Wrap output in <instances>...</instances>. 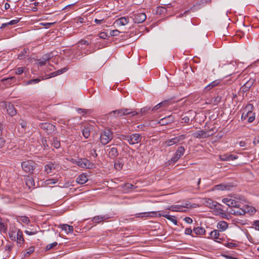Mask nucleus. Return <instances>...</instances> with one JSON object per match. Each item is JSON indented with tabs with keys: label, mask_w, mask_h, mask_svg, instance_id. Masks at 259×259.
<instances>
[{
	"label": "nucleus",
	"mask_w": 259,
	"mask_h": 259,
	"mask_svg": "<svg viewBox=\"0 0 259 259\" xmlns=\"http://www.w3.org/2000/svg\"><path fill=\"white\" fill-rule=\"evenodd\" d=\"M113 134L109 129H104L102 131L100 134V142L103 145H105L112 140Z\"/></svg>",
	"instance_id": "obj_1"
},
{
	"label": "nucleus",
	"mask_w": 259,
	"mask_h": 259,
	"mask_svg": "<svg viewBox=\"0 0 259 259\" xmlns=\"http://www.w3.org/2000/svg\"><path fill=\"white\" fill-rule=\"evenodd\" d=\"M72 161L73 163L83 168H93L95 167V164L86 158L72 159Z\"/></svg>",
	"instance_id": "obj_2"
},
{
	"label": "nucleus",
	"mask_w": 259,
	"mask_h": 259,
	"mask_svg": "<svg viewBox=\"0 0 259 259\" xmlns=\"http://www.w3.org/2000/svg\"><path fill=\"white\" fill-rule=\"evenodd\" d=\"M134 22L135 23H142L146 19V15L145 13L140 12L138 11L133 12L130 15Z\"/></svg>",
	"instance_id": "obj_3"
},
{
	"label": "nucleus",
	"mask_w": 259,
	"mask_h": 259,
	"mask_svg": "<svg viewBox=\"0 0 259 259\" xmlns=\"http://www.w3.org/2000/svg\"><path fill=\"white\" fill-rule=\"evenodd\" d=\"M35 163L32 160H26L22 162L21 167L26 173L32 174L35 168Z\"/></svg>",
	"instance_id": "obj_4"
},
{
	"label": "nucleus",
	"mask_w": 259,
	"mask_h": 259,
	"mask_svg": "<svg viewBox=\"0 0 259 259\" xmlns=\"http://www.w3.org/2000/svg\"><path fill=\"white\" fill-rule=\"evenodd\" d=\"M106 151L108 152V156L111 159H115L118 155L117 148L114 145L106 146Z\"/></svg>",
	"instance_id": "obj_5"
},
{
	"label": "nucleus",
	"mask_w": 259,
	"mask_h": 259,
	"mask_svg": "<svg viewBox=\"0 0 259 259\" xmlns=\"http://www.w3.org/2000/svg\"><path fill=\"white\" fill-rule=\"evenodd\" d=\"M185 149L184 147L180 146L178 148L174 155L171 157L170 160L168 161L170 163L171 162H177L181 157L184 154Z\"/></svg>",
	"instance_id": "obj_6"
},
{
	"label": "nucleus",
	"mask_w": 259,
	"mask_h": 259,
	"mask_svg": "<svg viewBox=\"0 0 259 259\" xmlns=\"http://www.w3.org/2000/svg\"><path fill=\"white\" fill-rule=\"evenodd\" d=\"M223 74L226 76L231 75L234 73L235 66L234 64L230 63L222 67Z\"/></svg>",
	"instance_id": "obj_7"
},
{
	"label": "nucleus",
	"mask_w": 259,
	"mask_h": 259,
	"mask_svg": "<svg viewBox=\"0 0 259 259\" xmlns=\"http://www.w3.org/2000/svg\"><path fill=\"white\" fill-rule=\"evenodd\" d=\"M39 126L40 128L45 131L48 134L52 133L56 129L55 126L50 123H41Z\"/></svg>",
	"instance_id": "obj_8"
},
{
	"label": "nucleus",
	"mask_w": 259,
	"mask_h": 259,
	"mask_svg": "<svg viewBox=\"0 0 259 259\" xmlns=\"http://www.w3.org/2000/svg\"><path fill=\"white\" fill-rule=\"evenodd\" d=\"M209 131H198L193 134V136L196 138L204 139L208 138L213 135L212 133H210Z\"/></svg>",
	"instance_id": "obj_9"
},
{
	"label": "nucleus",
	"mask_w": 259,
	"mask_h": 259,
	"mask_svg": "<svg viewBox=\"0 0 259 259\" xmlns=\"http://www.w3.org/2000/svg\"><path fill=\"white\" fill-rule=\"evenodd\" d=\"M152 213L153 214H155V216H158V217H163L165 218H166L167 220L171 221L172 223H173L175 225L177 224V221L175 218V217L168 215L167 214H164V212L161 213L159 211H152Z\"/></svg>",
	"instance_id": "obj_10"
},
{
	"label": "nucleus",
	"mask_w": 259,
	"mask_h": 259,
	"mask_svg": "<svg viewBox=\"0 0 259 259\" xmlns=\"http://www.w3.org/2000/svg\"><path fill=\"white\" fill-rule=\"evenodd\" d=\"M185 139V136L184 135H182L180 136L172 138L170 140H167L165 141V143L168 146H172L174 144L178 143L180 141L184 140Z\"/></svg>",
	"instance_id": "obj_11"
},
{
	"label": "nucleus",
	"mask_w": 259,
	"mask_h": 259,
	"mask_svg": "<svg viewBox=\"0 0 259 259\" xmlns=\"http://www.w3.org/2000/svg\"><path fill=\"white\" fill-rule=\"evenodd\" d=\"M142 136L139 134H133L130 136L129 144L133 145L138 143L141 142L142 140Z\"/></svg>",
	"instance_id": "obj_12"
},
{
	"label": "nucleus",
	"mask_w": 259,
	"mask_h": 259,
	"mask_svg": "<svg viewBox=\"0 0 259 259\" xmlns=\"http://www.w3.org/2000/svg\"><path fill=\"white\" fill-rule=\"evenodd\" d=\"M110 218V217L108 215H100L94 217L92 220V222L93 224H99L102 222L106 221Z\"/></svg>",
	"instance_id": "obj_13"
},
{
	"label": "nucleus",
	"mask_w": 259,
	"mask_h": 259,
	"mask_svg": "<svg viewBox=\"0 0 259 259\" xmlns=\"http://www.w3.org/2000/svg\"><path fill=\"white\" fill-rule=\"evenodd\" d=\"M253 109L252 104H248L244 109L241 118L243 120L247 119L249 116V113Z\"/></svg>",
	"instance_id": "obj_14"
},
{
	"label": "nucleus",
	"mask_w": 259,
	"mask_h": 259,
	"mask_svg": "<svg viewBox=\"0 0 259 259\" xmlns=\"http://www.w3.org/2000/svg\"><path fill=\"white\" fill-rule=\"evenodd\" d=\"M6 108L7 109V113L9 115L13 116L16 114L17 111L14 105L12 103H9L8 104H6Z\"/></svg>",
	"instance_id": "obj_15"
},
{
	"label": "nucleus",
	"mask_w": 259,
	"mask_h": 259,
	"mask_svg": "<svg viewBox=\"0 0 259 259\" xmlns=\"http://www.w3.org/2000/svg\"><path fill=\"white\" fill-rule=\"evenodd\" d=\"M129 22L128 17H122L116 20L114 22L117 26H124L127 24Z\"/></svg>",
	"instance_id": "obj_16"
},
{
	"label": "nucleus",
	"mask_w": 259,
	"mask_h": 259,
	"mask_svg": "<svg viewBox=\"0 0 259 259\" xmlns=\"http://www.w3.org/2000/svg\"><path fill=\"white\" fill-rule=\"evenodd\" d=\"M191 207L189 203H185V205H175V211L185 212L186 208H189Z\"/></svg>",
	"instance_id": "obj_17"
},
{
	"label": "nucleus",
	"mask_w": 259,
	"mask_h": 259,
	"mask_svg": "<svg viewBox=\"0 0 259 259\" xmlns=\"http://www.w3.org/2000/svg\"><path fill=\"white\" fill-rule=\"evenodd\" d=\"M219 157L222 161H231L238 158V156L237 155L227 154L220 155Z\"/></svg>",
	"instance_id": "obj_18"
},
{
	"label": "nucleus",
	"mask_w": 259,
	"mask_h": 259,
	"mask_svg": "<svg viewBox=\"0 0 259 259\" xmlns=\"http://www.w3.org/2000/svg\"><path fill=\"white\" fill-rule=\"evenodd\" d=\"M51 58L52 56L50 54H47L43 55L41 58L37 60L38 65L40 66L45 65L46 62L49 61Z\"/></svg>",
	"instance_id": "obj_19"
},
{
	"label": "nucleus",
	"mask_w": 259,
	"mask_h": 259,
	"mask_svg": "<svg viewBox=\"0 0 259 259\" xmlns=\"http://www.w3.org/2000/svg\"><path fill=\"white\" fill-rule=\"evenodd\" d=\"M230 213L235 215H244V211L243 210V208H240V207L239 208H231L230 210Z\"/></svg>",
	"instance_id": "obj_20"
},
{
	"label": "nucleus",
	"mask_w": 259,
	"mask_h": 259,
	"mask_svg": "<svg viewBox=\"0 0 259 259\" xmlns=\"http://www.w3.org/2000/svg\"><path fill=\"white\" fill-rule=\"evenodd\" d=\"M88 180L87 175L85 174L80 175L76 179V182L79 184H84Z\"/></svg>",
	"instance_id": "obj_21"
},
{
	"label": "nucleus",
	"mask_w": 259,
	"mask_h": 259,
	"mask_svg": "<svg viewBox=\"0 0 259 259\" xmlns=\"http://www.w3.org/2000/svg\"><path fill=\"white\" fill-rule=\"evenodd\" d=\"M220 83V81L218 80H214L211 83H210L208 85L205 87L204 89V91L205 92H208L211 89L217 86Z\"/></svg>",
	"instance_id": "obj_22"
},
{
	"label": "nucleus",
	"mask_w": 259,
	"mask_h": 259,
	"mask_svg": "<svg viewBox=\"0 0 259 259\" xmlns=\"http://www.w3.org/2000/svg\"><path fill=\"white\" fill-rule=\"evenodd\" d=\"M60 228L65 231V232L67 234L72 233L73 230V227L68 224L60 225Z\"/></svg>",
	"instance_id": "obj_23"
},
{
	"label": "nucleus",
	"mask_w": 259,
	"mask_h": 259,
	"mask_svg": "<svg viewBox=\"0 0 259 259\" xmlns=\"http://www.w3.org/2000/svg\"><path fill=\"white\" fill-rule=\"evenodd\" d=\"M228 223L225 221H220L217 224V228L220 231H224L228 228Z\"/></svg>",
	"instance_id": "obj_24"
},
{
	"label": "nucleus",
	"mask_w": 259,
	"mask_h": 259,
	"mask_svg": "<svg viewBox=\"0 0 259 259\" xmlns=\"http://www.w3.org/2000/svg\"><path fill=\"white\" fill-rule=\"evenodd\" d=\"M174 121V118L173 117L170 116H168L166 117L162 118L160 119L159 123L162 125H165L169 123H170Z\"/></svg>",
	"instance_id": "obj_25"
},
{
	"label": "nucleus",
	"mask_w": 259,
	"mask_h": 259,
	"mask_svg": "<svg viewBox=\"0 0 259 259\" xmlns=\"http://www.w3.org/2000/svg\"><path fill=\"white\" fill-rule=\"evenodd\" d=\"M210 235L211 238L217 242H220L218 239L219 238L220 233L218 230H214L210 233Z\"/></svg>",
	"instance_id": "obj_26"
},
{
	"label": "nucleus",
	"mask_w": 259,
	"mask_h": 259,
	"mask_svg": "<svg viewBox=\"0 0 259 259\" xmlns=\"http://www.w3.org/2000/svg\"><path fill=\"white\" fill-rule=\"evenodd\" d=\"M155 216V214H153L152 212H142L136 214V218H149Z\"/></svg>",
	"instance_id": "obj_27"
},
{
	"label": "nucleus",
	"mask_w": 259,
	"mask_h": 259,
	"mask_svg": "<svg viewBox=\"0 0 259 259\" xmlns=\"http://www.w3.org/2000/svg\"><path fill=\"white\" fill-rule=\"evenodd\" d=\"M231 208H239L240 206V204L236 201L230 199L229 201L228 202V204L227 205Z\"/></svg>",
	"instance_id": "obj_28"
},
{
	"label": "nucleus",
	"mask_w": 259,
	"mask_h": 259,
	"mask_svg": "<svg viewBox=\"0 0 259 259\" xmlns=\"http://www.w3.org/2000/svg\"><path fill=\"white\" fill-rule=\"evenodd\" d=\"M29 50L28 49H24L23 51L18 55V59L19 60H22L29 54Z\"/></svg>",
	"instance_id": "obj_29"
},
{
	"label": "nucleus",
	"mask_w": 259,
	"mask_h": 259,
	"mask_svg": "<svg viewBox=\"0 0 259 259\" xmlns=\"http://www.w3.org/2000/svg\"><path fill=\"white\" fill-rule=\"evenodd\" d=\"M16 236H17V243H19V244L22 243L24 242V239L23 237L22 232L20 230H18Z\"/></svg>",
	"instance_id": "obj_30"
},
{
	"label": "nucleus",
	"mask_w": 259,
	"mask_h": 259,
	"mask_svg": "<svg viewBox=\"0 0 259 259\" xmlns=\"http://www.w3.org/2000/svg\"><path fill=\"white\" fill-rule=\"evenodd\" d=\"M243 210L244 211V214L246 212L249 213L250 214H253L255 212L256 209L254 207L252 206H249L248 205L245 206L243 208Z\"/></svg>",
	"instance_id": "obj_31"
},
{
	"label": "nucleus",
	"mask_w": 259,
	"mask_h": 259,
	"mask_svg": "<svg viewBox=\"0 0 259 259\" xmlns=\"http://www.w3.org/2000/svg\"><path fill=\"white\" fill-rule=\"evenodd\" d=\"M2 81L6 83L11 84L12 83H16L17 82V79L15 77L12 76L11 77L3 78Z\"/></svg>",
	"instance_id": "obj_32"
},
{
	"label": "nucleus",
	"mask_w": 259,
	"mask_h": 259,
	"mask_svg": "<svg viewBox=\"0 0 259 259\" xmlns=\"http://www.w3.org/2000/svg\"><path fill=\"white\" fill-rule=\"evenodd\" d=\"M122 112H124L123 115H131L132 116H134L139 114L138 112L135 111H130V109L128 108H122Z\"/></svg>",
	"instance_id": "obj_33"
},
{
	"label": "nucleus",
	"mask_w": 259,
	"mask_h": 259,
	"mask_svg": "<svg viewBox=\"0 0 259 259\" xmlns=\"http://www.w3.org/2000/svg\"><path fill=\"white\" fill-rule=\"evenodd\" d=\"M112 114L115 115L116 117L121 116L123 115L124 112H122V109H119L112 111L109 113V115H112Z\"/></svg>",
	"instance_id": "obj_34"
},
{
	"label": "nucleus",
	"mask_w": 259,
	"mask_h": 259,
	"mask_svg": "<svg viewBox=\"0 0 259 259\" xmlns=\"http://www.w3.org/2000/svg\"><path fill=\"white\" fill-rule=\"evenodd\" d=\"M167 104V102L166 101H164L159 104H158L157 105H156V106H155L152 109V111H157L158 109H159L160 108H161V107H163V106H166V105Z\"/></svg>",
	"instance_id": "obj_35"
},
{
	"label": "nucleus",
	"mask_w": 259,
	"mask_h": 259,
	"mask_svg": "<svg viewBox=\"0 0 259 259\" xmlns=\"http://www.w3.org/2000/svg\"><path fill=\"white\" fill-rule=\"evenodd\" d=\"M54 168V165L52 163L48 164L45 166V171L48 174L51 173L53 169Z\"/></svg>",
	"instance_id": "obj_36"
},
{
	"label": "nucleus",
	"mask_w": 259,
	"mask_h": 259,
	"mask_svg": "<svg viewBox=\"0 0 259 259\" xmlns=\"http://www.w3.org/2000/svg\"><path fill=\"white\" fill-rule=\"evenodd\" d=\"M193 231L196 235H202L205 232V229L202 227L195 228L193 229Z\"/></svg>",
	"instance_id": "obj_37"
},
{
	"label": "nucleus",
	"mask_w": 259,
	"mask_h": 259,
	"mask_svg": "<svg viewBox=\"0 0 259 259\" xmlns=\"http://www.w3.org/2000/svg\"><path fill=\"white\" fill-rule=\"evenodd\" d=\"M207 206L211 208H214L217 209L218 203L215 201H213L211 199H208L207 201Z\"/></svg>",
	"instance_id": "obj_38"
},
{
	"label": "nucleus",
	"mask_w": 259,
	"mask_h": 259,
	"mask_svg": "<svg viewBox=\"0 0 259 259\" xmlns=\"http://www.w3.org/2000/svg\"><path fill=\"white\" fill-rule=\"evenodd\" d=\"M82 134L85 139H88L90 136V130L88 127H84L82 131Z\"/></svg>",
	"instance_id": "obj_39"
},
{
	"label": "nucleus",
	"mask_w": 259,
	"mask_h": 259,
	"mask_svg": "<svg viewBox=\"0 0 259 259\" xmlns=\"http://www.w3.org/2000/svg\"><path fill=\"white\" fill-rule=\"evenodd\" d=\"M52 145L55 148L57 149L60 147V143L57 138H53Z\"/></svg>",
	"instance_id": "obj_40"
},
{
	"label": "nucleus",
	"mask_w": 259,
	"mask_h": 259,
	"mask_svg": "<svg viewBox=\"0 0 259 259\" xmlns=\"http://www.w3.org/2000/svg\"><path fill=\"white\" fill-rule=\"evenodd\" d=\"M255 119V113L252 112V110L250 113H249V116L247 118V121L248 122L251 123L253 122Z\"/></svg>",
	"instance_id": "obj_41"
},
{
	"label": "nucleus",
	"mask_w": 259,
	"mask_h": 259,
	"mask_svg": "<svg viewBox=\"0 0 259 259\" xmlns=\"http://www.w3.org/2000/svg\"><path fill=\"white\" fill-rule=\"evenodd\" d=\"M255 81V79L254 78L252 79H250V81H248L247 82H245L244 84L246 85L247 88L250 89L251 87L253 85Z\"/></svg>",
	"instance_id": "obj_42"
},
{
	"label": "nucleus",
	"mask_w": 259,
	"mask_h": 259,
	"mask_svg": "<svg viewBox=\"0 0 259 259\" xmlns=\"http://www.w3.org/2000/svg\"><path fill=\"white\" fill-rule=\"evenodd\" d=\"M19 221L26 224H28L30 222L28 218L25 216L21 217L19 219Z\"/></svg>",
	"instance_id": "obj_43"
},
{
	"label": "nucleus",
	"mask_w": 259,
	"mask_h": 259,
	"mask_svg": "<svg viewBox=\"0 0 259 259\" xmlns=\"http://www.w3.org/2000/svg\"><path fill=\"white\" fill-rule=\"evenodd\" d=\"M57 245V242H54L51 244H48L46 247V250H50L51 249L53 248V247L56 246Z\"/></svg>",
	"instance_id": "obj_44"
},
{
	"label": "nucleus",
	"mask_w": 259,
	"mask_h": 259,
	"mask_svg": "<svg viewBox=\"0 0 259 259\" xmlns=\"http://www.w3.org/2000/svg\"><path fill=\"white\" fill-rule=\"evenodd\" d=\"M40 79L38 78L30 79L27 82V84H30L32 83H37L40 81Z\"/></svg>",
	"instance_id": "obj_45"
},
{
	"label": "nucleus",
	"mask_w": 259,
	"mask_h": 259,
	"mask_svg": "<svg viewBox=\"0 0 259 259\" xmlns=\"http://www.w3.org/2000/svg\"><path fill=\"white\" fill-rule=\"evenodd\" d=\"M166 11V9L162 7H158L157 8V13H159V14L161 13H163Z\"/></svg>",
	"instance_id": "obj_46"
},
{
	"label": "nucleus",
	"mask_w": 259,
	"mask_h": 259,
	"mask_svg": "<svg viewBox=\"0 0 259 259\" xmlns=\"http://www.w3.org/2000/svg\"><path fill=\"white\" fill-rule=\"evenodd\" d=\"M99 37L100 38L106 39L107 37H109V35L107 34L106 32H102L99 33Z\"/></svg>",
	"instance_id": "obj_47"
},
{
	"label": "nucleus",
	"mask_w": 259,
	"mask_h": 259,
	"mask_svg": "<svg viewBox=\"0 0 259 259\" xmlns=\"http://www.w3.org/2000/svg\"><path fill=\"white\" fill-rule=\"evenodd\" d=\"M225 245L226 246H227L229 248H231L235 247L237 246V245L236 243H233V242H228V243H226L225 244Z\"/></svg>",
	"instance_id": "obj_48"
},
{
	"label": "nucleus",
	"mask_w": 259,
	"mask_h": 259,
	"mask_svg": "<svg viewBox=\"0 0 259 259\" xmlns=\"http://www.w3.org/2000/svg\"><path fill=\"white\" fill-rule=\"evenodd\" d=\"M7 231V227L3 223L0 222V231L6 232Z\"/></svg>",
	"instance_id": "obj_49"
},
{
	"label": "nucleus",
	"mask_w": 259,
	"mask_h": 259,
	"mask_svg": "<svg viewBox=\"0 0 259 259\" xmlns=\"http://www.w3.org/2000/svg\"><path fill=\"white\" fill-rule=\"evenodd\" d=\"M119 33H120V31L117 29L112 30L110 32V35L111 36H117L119 35Z\"/></svg>",
	"instance_id": "obj_50"
},
{
	"label": "nucleus",
	"mask_w": 259,
	"mask_h": 259,
	"mask_svg": "<svg viewBox=\"0 0 259 259\" xmlns=\"http://www.w3.org/2000/svg\"><path fill=\"white\" fill-rule=\"evenodd\" d=\"M67 70V68L66 67H64L63 68H62L60 70H58L55 71V72L56 73V76L58 75L62 74L63 73L66 72Z\"/></svg>",
	"instance_id": "obj_51"
},
{
	"label": "nucleus",
	"mask_w": 259,
	"mask_h": 259,
	"mask_svg": "<svg viewBox=\"0 0 259 259\" xmlns=\"http://www.w3.org/2000/svg\"><path fill=\"white\" fill-rule=\"evenodd\" d=\"M57 182V180L56 179H49L46 180V183L47 185L50 184H54Z\"/></svg>",
	"instance_id": "obj_52"
},
{
	"label": "nucleus",
	"mask_w": 259,
	"mask_h": 259,
	"mask_svg": "<svg viewBox=\"0 0 259 259\" xmlns=\"http://www.w3.org/2000/svg\"><path fill=\"white\" fill-rule=\"evenodd\" d=\"M122 166H123V164H121L120 162H116L114 164V167L115 168L117 169V170H120L122 168Z\"/></svg>",
	"instance_id": "obj_53"
},
{
	"label": "nucleus",
	"mask_w": 259,
	"mask_h": 259,
	"mask_svg": "<svg viewBox=\"0 0 259 259\" xmlns=\"http://www.w3.org/2000/svg\"><path fill=\"white\" fill-rule=\"evenodd\" d=\"M20 18H17L16 19L10 21L8 23V25H14L18 23L20 21Z\"/></svg>",
	"instance_id": "obj_54"
},
{
	"label": "nucleus",
	"mask_w": 259,
	"mask_h": 259,
	"mask_svg": "<svg viewBox=\"0 0 259 259\" xmlns=\"http://www.w3.org/2000/svg\"><path fill=\"white\" fill-rule=\"evenodd\" d=\"M34 250V248L33 246H31L28 249H27V251L26 253V254H25V255L26 256L27 254L28 255H29L30 254L32 253Z\"/></svg>",
	"instance_id": "obj_55"
},
{
	"label": "nucleus",
	"mask_w": 259,
	"mask_h": 259,
	"mask_svg": "<svg viewBox=\"0 0 259 259\" xmlns=\"http://www.w3.org/2000/svg\"><path fill=\"white\" fill-rule=\"evenodd\" d=\"M23 71H24L23 68L19 67V68H17L16 70V74H17L18 75H20L23 72Z\"/></svg>",
	"instance_id": "obj_56"
},
{
	"label": "nucleus",
	"mask_w": 259,
	"mask_h": 259,
	"mask_svg": "<svg viewBox=\"0 0 259 259\" xmlns=\"http://www.w3.org/2000/svg\"><path fill=\"white\" fill-rule=\"evenodd\" d=\"M120 139L121 140H126L129 143L130 136L122 135H121Z\"/></svg>",
	"instance_id": "obj_57"
},
{
	"label": "nucleus",
	"mask_w": 259,
	"mask_h": 259,
	"mask_svg": "<svg viewBox=\"0 0 259 259\" xmlns=\"http://www.w3.org/2000/svg\"><path fill=\"white\" fill-rule=\"evenodd\" d=\"M215 187L218 190H224L227 189V187L222 184L217 185Z\"/></svg>",
	"instance_id": "obj_58"
},
{
	"label": "nucleus",
	"mask_w": 259,
	"mask_h": 259,
	"mask_svg": "<svg viewBox=\"0 0 259 259\" xmlns=\"http://www.w3.org/2000/svg\"><path fill=\"white\" fill-rule=\"evenodd\" d=\"M190 119L189 117L187 116H185L182 118V122L183 123H188Z\"/></svg>",
	"instance_id": "obj_59"
},
{
	"label": "nucleus",
	"mask_w": 259,
	"mask_h": 259,
	"mask_svg": "<svg viewBox=\"0 0 259 259\" xmlns=\"http://www.w3.org/2000/svg\"><path fill=\"white\" fill-rule=\"evenodd\" d=\"M104 21H105L104 18L95 19V22H96V24H100Z\"/></svg>",
	"instance_id": "obj_60"
},
{
	"label": "nucleus",
	"mask_w": 259,
	"mask_h": 259,
	"mask_svg": "<svg viewBox=\"0 0 259 259\" xmlns=\"http://www.w3.org/2000/svg\"><path fill=\"white\" fill-rule=\"evenodd\" d=\"M253 225L254 226L255 229L259 231V221H255Z\"/></svg>",
	"instance_id": "obj_61"
},
{
	"label": "nucleus",
	"mask_w": 259,
	"mask_h": 259,
	"mask_svg": "<svg viewBox=\"0 0 259 259\" xmlns=\"http://www.w3.org/2000/svg\"><path fill=\"white\" fill-rule=\"evenodd\" d=\"M150 109H151L150 107L146 106V107H143V108H142L141 109V112H143V113H145V112L149 111Z\"/></svg>",
	"instance_id": "obj_62"
},
{
	"label": "nucleus",
	"mask_w": 259,
	"mask_h": 259,
	"mask_svg": "<svg viewBox=\"0 0 259 259\" xmlns=\"http://www.w3.org/2000/svg\"><path fill=\"white\" fill-rule=\"evenodd\" d=\"M184 221L188 224H192L193 220L190 217H186L184 218Z\"/></svg>",
	"instance_id": "obj_63"
},
{
	"label": "nucleus",
	"mask_w": 259,
	"mask_h": 259,
	"mask_svg": "<svg viewBox=\"0 0 259 259\" xmlns=\"http://www.w3.org/2000/svg\"><path fill=\"white\" fill-rule=\"evenodd\" d=\"M192 233V230L191 228H186L185 231V234L186 235H191Z\"/></svg>",
	"instance_id": "obj_64"
}]
</instances>
